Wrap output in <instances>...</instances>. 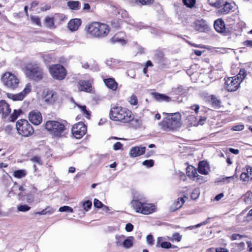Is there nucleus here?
<instances>
[{"instance_id": "8", "label": "nucleus", "mask_w": 252, "mask_h": 252, "mask_svg": "<svg viewBox=\"0 0 252 252\" xmlns=\"http://www.w3.org/2000/svg\"><path fill=\"white\" fill-rule=\"evenodd\" d=\"M16 127L18 133L24 137L31 136L33 132L32 126L26 120H19L16 124Z\"/></svg>"}, {"instance_id": "4", "label": "nucleus", "mask_w": 252, "mask_h": 252, "mask_svg": "<svg viewBox=\"0 0 252 252\" xmlns=\"http://www.w3.org/2000/svg\"><path fill=\"white\" fill-rule=\"evenodd\" d=\"M246 76V71L244 69H240L236 76L224 78V88L228 92L236 91Z\"/></svg>"}, {"instance_id": "35", "label": "nucleus", "mask_w": 252, "mask_h": 252, "mask_svg": "<svg viewBox=\"0 0 252 252\" xmlns=\"http://www.w3.org/2000/svg\"><path fill=\"white\" fill-rule=\"evenodd\" d=\"M182 238V236L179 233H175L172 235L171 237H167V239L174 242H179L181 241Z\"/></svg>"}, {"instance_id": "46", "label": "nucleus", "mask_w": 252, "mask_h": 252, "mask_svg": "<svg viewBox=\"0 0 252 252\" xmlns=\"http://www.w3.org/2000/svg\"><path fill=\"white\" fill-rule=\"evenodd\" d=\"M214 27L218 32L220 33V18H219L215 21Z\"/></svg>"}, {"instance_id": "63", "label": "nucleus", "mask_w": 252, "mask_h": 252, "mask_svg": "<svg viewBox=\"0 0 252 252\" xmlns=\"http://www.w3.org/2000/svg\"><path fill=\"white\" fill-rule=\"evenodd\" d=\"M244 126L243 125H238L235 126H234L232 127V129L234 131H240L244 129Z\"/></svg>"}, {"instance_id": "64", "label": "nucleus", "mask_w": 252, "mask_h": 252, "mask_svg": "<svg viewBox=\"0 0 252 252\" xmlns=\"http://www.w3.org/2000/svg\"><path fill=\"white\" fill-rule=\"evenodd\" d=\"M125 229L127 232H131L133 229V225L130 223H128L126 225Z\"/></svg>"}, {"instance_id": "30", "label": "nucleus", "mask_w": 252, "mask_h": 252, "mask_svg": "<svg viewBox=\"0 0 252 252\" xmlns=\"http://www.w3.org/2000/svg\"><path fill=\"white\" fill-rule=\"evenodd\" d=\"M134 238L133 237L130 236L125 238L122 246L126 249H129L132 247L133 244Z\"/></svg>"}, {"instance_id": "24", "label": "nucleus", "mask_w": 252, "mask_h": 252, "mask_svg": "<svg viewBox=\"0 0 252 252\" xmlns=\"http://www.w3.org/2000/svg\"><path fill=\"white\" fill-rule=\"evenodd\" d=\"M81 24V20L80 19H73L71 20L68 23L67 27L72 32L78 30Z\"/></svg>"}, {"instance_id": "11", "label": "nucleus", "mask_w": 252, "mask_h": 252, "mask_svg": "<svg viewBox=\"0 0 252 252\" xmlns=\"http://www.w3.org/2000/svg\"><path fill=\"white\" fill-rule=\"evenodd\" d=\"M87 132V127L82 122H79L73 125L72 133L76 139L81 138Z\"/></svg>"}, {"instance_id": "52", "label": "nucleus", "mask_w": 252, "mask_h": 252, "mask_svg": "<svg viewBox=\"0 0 252 252\" xmlns=\"http://www.w3.org/2000/svg\"><path fill=\"white\" fill-rule=\"evenodd\" d=\"M117 13L118 15H121V16L123 18H127L128 13L125 10L120 9L117 10Z\"/></svg>"}, {"instance_id": "54", "label": "nucleus", "mask_w": 252, "mask_h": 252, "mask_svg": "<svg viewBox=\"0 0 252 252\" xmlns=\"http://www.w3.org/2000/svg\"><path fill=\"white\" fill-rule=\"evenodd\" d=\"M209 3L212 6L220 8V1L219 0H209Z\"/></svg>"}, {"instance_id": "38", "label": "nucleus", "mask_w": 252, "mask_h": 252, "mask_svg": "<svg viewBox=\"0 0 252 252\" xmlns=\"http://www.w3.org/2000/svg\"><path fill=\"white\" fill-rule=\"evenodd\" d=\"M79 2L77 1H69L67 2L68 6L72 10H78L79 9Z\"/></svg>"}, {"instance_id": "56", "label": "nucleus", "mask_w": 252, "mask_h": 252, "mask_svg": "<svg viewBox=\"0 0 252 252\" xmlns=\"http://www.w3.org/2000/svg\"><path fill=\"white\" fill-rule=\"evenodd\" d=\"M221 33H224L225 35H226L227 33H229L230 31L229 28H227L225 27V25L224 24L223 21L221 20Z\"/></svg>"}, {"instance_id": "13", "label": "nucleus", "mask_w": 252, "mask_h": 252, "mask_svg": "<svg viewBox=\"0 0 252 252\" xmlns=\"http://www.w3.org/2000/svg\"><path fill=\"white\" fill-rule=\"evenodd\" d=\"M200 96L204 101L210 104L214 108L219 107L220 101L215 95H210L207 93L203 92L200 94Z\"/></svg>"}, {"instance_id": "44", "label": "nucleus", "mask_w": 252, "mask_h": 252, "mask_svg": "<svg viewBox=\"0 0 252 252\" xmlns=\"http://www.w3.org/2000/svg\"><path fill=\"white\" fill-rule=\"evenodd\" d=\"M31 209V207L27 204L20 205L17 207V210L19 212H26Z\"/></svg>"}, {"instance_id": "39", "label": "nucleus", "mask_w": 252, "mask_h": 252, "mask_svg": "<svg viewBox=\"0 0 252 252\" xmlns=\"http://www.w3.org/2000/svg\"><path fill=\"white\" fill-rule=\"evenodd\" d=\"M157 63L158 64L159 66L161 68L167 67L170 64L169 61L165 57L159 60Z\"/></svg>"}, {"instance_id": "34", "label": "nucleus", "mask_w": 252, "mask_h": 252, "mask_svg": "<svg viewBox=\"0 0 252 252\" xmlns=\"http://www.w3.org/2000/svg\"><path fill=\"white\" fill-rule=\"evenodd\" d=\"M27 174L26 170L24 169H20L14 172L13 175L17 178L21 179L25 177Z\"/></svg>"}, {"instance_id": "7", "label": "nucleus", "mask_w": 252, "mask_h": 252, "mask_svg": "<svg viewBox=\"0 0 252 252\" xmlns=\"http://www.w3.org/2000/svg\"><path fill=\"white\" fill-rule=\"evenodd\" d=\"M110 32L109 26L99 22H94L90 24L88 32L95 37L103 38L107 35Z\"/></svg>"}, {"instance_id": "20", "label": "nucleus", "mask_w": 252, "mask_h": 252, "mask_svg": "<svg viewBox=\"0 0 252 252\" xmlns=\"http://www.w3.org/2000/svg\"><path fill=\"white\" fill-rule=\"evenodd\" d=\"M78 88L80 91L89 92L91 91L92 84L88 81L80 80L78 84Z\"/></svg>"}, {"instance_id": "3", "label": "nucleus", "mask_w": 252, "mask_h": 252, "mask_svg": "<svg viewBox=\"0 0 252 252\" xmlns=\"http://www.w3.org/2000/svg\"><path fill=\"white\" fill-rule=\"evenodd\" d=\"M111 120L123 123H130L132 119V113L126 107L115 106L112 107L109 112Z\"/></svg>"}, {"instance_id": "33", "label": "nucleus", "mask_w": 252, "mask_h": 252, "mask_svg": "<svg viewBox=\"0 0 252 252\" xmlns=\"http://www.w3.org/2000/svg\"><path fill=\"white\" fill-rule=\"evenodd\" d=\"M18 184L16 182L14 183V185L11 188L10 190L9 191L8 194V197H11L12 196L18 194V196L21 195V193H18Z\"/></svg>"}, {"instance_id": "55", "label": "nucleus", "mask_w": 252, "mask_h": 252, "mask_svg": "<svg viewBox=\"0 0 252 252\" xmlns=\"http://www.w3.org/2000/svg\"><path fill=\"white\" fill-rule=\"evenodd\" d=\"M34 201V196L31 193H29L26 196V201L28 203H32Z\"/></svg>"}, {"instance_id": "2", "label": "nucleus", "mask_w": 252, "mask_h": 252, "mask_svg": "<svg viewBox=\"0 0 252 252\" xmlns=\"http://www.w3.org/2000/svg\"><path fill=\"white\" fill-rule=\"evenodd\" d=\"M166 117L158 125L160 128L166 131L178 130L182 126L181 115L179 113H163Z\"/></svg>"}, {"instance_id": "53", "label": "nucleus", "mask_w": 252, "mask_h": 252, "mask_svg": "<svg viewBox=\"0 0 252 252\" xmlns=\"http://www.w3.org/2000/svg\"><path fill=\"white\" fill-rule=\"evenodd\" d=\"M45 21L48 27L51 28L54 26L53 18L49 17H46L45 18Z\"/></svg>"}, {"instance_id": "50", "label": "nucleus", "mask_w": 252, "mask_h": 252, "mask_svg": "<svg viewBox=\"0 0 252 252\" xmlns=\"http://www.w3.org/2000/svg\"><path fill=\"white\" fill-rule=\"evenodd\" d=\"M59 211L61 212H69L70 213H72L73 209L71 207L68 206H63V207H61L59 208Z\"/></svg>"}, {"instance_id": "17", "label": "nucleus", "mask_w": 252, "mask_h": 252, "mask_svg": "<svg viewBox=\"0 0 252 252\" xmlns=\"http://www.w3.org/2000/svg\"><path fill=\"white\" fill-rule=\"evenodd\" d=\"M59 98L58 94L53 91H48L44 97L45 101L48 104H53Z\"/></svg>"}, {"instance_id": "59", "label": "nucleus", "mask_w": 252, "mask_h": 252, "mask_svg": "<svg viewBox=\"0 0 252 252\" xmlns=\"http://www.w3.org/2000/svg\"><path fill=\"white\" fill-rule=\"evenodd\" d=\"M94 207L97 208H101L103 207V204L102 202L96 198L94 200Z\"/></svg>"}, {"instance_id": "60", "label": "nucleus", "mask_w": 252, "mask_h": 252, "mask_svg": "<svg viewBox=\"0 0 252 252\" xmlns=\"http://www.w3.org/2000/svg\"><path fill=\"white\" fill-rule=\"evenodd\" d=\"M199 195V192L198 189H195L191 194V197L193 199H196Z\"/></svg>"}, {"instance_id": "36", "label": "nucleus", "mask_w": 252, "mask_h": 252, "mask_svg": "<svg viewBox=\"0 0 252 252\" xmlns=\"http://www.w3.org/2000/svg\"><path fill=\"white\" fill-rule=\"evenodd\" d=\"M243 200L248 205H252V192H247L243 196Z\"/></svg>"}, {"instance_id": "58", "label": "nucleus", "mask_w": 252, "mask_h": 252, "mask_svg": "<svg viewBox=\"0 0 252 252\" xmlns=\"http://www.w3.org/2000/svg\"><path fill=\"white\" fill-rule=\"evenodd\" d=\"M31 20L32 22L34 23H35L37 26H40L41 23H40V20L39 18L37 16H32L31 17Z\"/></svg>"}, {"instance_id": "31", "label": "nucleus", "mask_w": 252, "mask_h": 252, "mask_svg": "<svg viewBox=\"0 0 252 252\" xmlns=\"http://www.w3.org/2000/svg\"><path fill=\"white\" fill-rule=\"evenodd\" d=\"M130 122L132 126L135 128H138L142 125L143 120L141 118H134L132 116V119Z\"/></svg>"}, {"instance_id": "49", "label": "nucleus", "mask_w": 252, "mask_h": 252, "mask_svg": "<svg viewBox=\"0 0 252 252\" xmlns=\"http://www.w3.org/2000/svg\"><path fill=\"white\" fill-rule=\"evenodd\" d=\"M154 164V161L153 159L145 160L142 162V164L148 168L152 167Z\"/></svg>"}, {"instance_id": "9", "label": "nucleus", "mask_w": 252, "mask_h": 252, "mask_svg": "<svg viewBox=\"0 0 252 252\" xmlns=\"http://www.w3.org/2000/svg\"><path fill=\"white\" fill-rule=\"evenodd\" d=\"M49 70L53 78L56 80H63L66 75L65 69L61 64L52 65L49 67Z\"/></svg>"}, {"instance_id": "1", "label": "nucleus", "mask_w": 252, "mask_h": 252, "mask_svg": "<svg viewBox=\"0 0 252 252\" xmlns=\"http://www.w3.org/2000/svg\"><path fill=\"white\" fill-rule=\"evenodd\" d=\"M131 207L136 213L143 215H149L156 210V206L148 202L146 198L142 194L134 196L131 201Z\"/></svg>"}, {"instance_id": "40", "label": "nucleus", "mask_w": 252, "mask_h": 252, "mask_svg": "<svg viewBox=\"0 0 252 252\" xmlns=\"http://www.w3.org/2000/svg\"><path fill=\"white\" fill-rule=\"evenodd\" d=\"M126 238V236L123 235H116V243L117 246H122L123 242L124 241Z\"/></svg>"}, {"instance_id": "19", "label": "nucleus", "mask_w": 252, "mask_h": 252, "mask_svg": "<svg viewBox=\"0 0 252 252\" xmlns=\"http://www.w3.org/2000/svg\"><path fill=\"white\" fill-rule=\"evenodd\" d=\"M195 29L200 32H207L209 31V27L206 21L203 19H201L196 23Z\"/></svg>"}, {"instance_id": "26", "label": "nucleus", "mask_w": 252, "mask_h": 252, "mask_svg": "<svg viewBox=\"0 0 252 252\" xmlns=\"http://www.w3.org/2000/svg\"><path fill=\"white\" fill-rule=\"evenodd\" d=\"M124 35L125 34L123 32L117 33L111 39V41L112 43L118 42L122 45H124L126 43Z\"/></svg>"}, {"instance_id": "28", "label": "nucleus", "mask_w": 252, "mask_h": 252, "mask_svg": "<svg viewBox=\"0 0 252 252\" xmlns=\"http://www.w3.org/2000/svg\"><path fill=\"white\" fill-rule=\"evenodd\" d=\"M252 219V209L249 211L248 214H245V212H243L238 216L237 219L239 221H248Z\"/></svg>"}, {"instance_id": "5", "label": "nucleus", "mask_w": 252, "mask_h": 252, "mask_svg": "<svg viewBox=\"0 0 252 252\" xmlns=\"http://www.w3.org/2000/svg\"><path fill=\"white\" fill-rule=\"evenodd\" d=\"M44 127L53 137L61 138L65 136L66 128L64 124L60 122L47 121L44 124Z\"/></svg>"}, {"instance_id": "62", "label": "nucleus", "mask_w": 252, "mask_h": 252, "mask_svg": "<svg viewBox=\"0 0 252 252\" xmlns=\"http://www.w3.org/2000/svg\"><path fill=\"white\" fill-rule=\"evenodd\" d=\"M31 160L34 163H36L40 164V165L42 164L41 160L38 156H35V157H33L31 159Z\"/></svg>"}, {"instance_id": "22", "label": "nucleus", "mask_w": 252, "mask_h": 252, "mask_svg": "<svg viewBox=\"0 0 252 252\" xmlns=\"http://www.w3.org/2000/svg\"><path fill=\"white\" fill-rule=\"evenodd\" d=\"M234 3L230 0H221V13L227 14L234 7Z\"/></svg>"}, {"instance_id": "42", "label": "nucleus", "mask_w": 252, "mask_h": 252, "mask_svg": "<svg viewBox=\"0 0 252 252\" xmlns=\"http://www.w3.org/2000/svg\"><path fill=\"white\" fill-rule=\"evenodd\" d=\"M77 106L80 109V110L83 113L85 117L87 119H90V113L87 110L86 106L85 105L81 106L80 105H77Z\"/></svg>"}, {"instance_id": "10", "label": "nucleus", "mask_w": 252, "mask_h": 252, "mask_svg": "<svg viewBox=\"0 0 252 252\" xmlns=\"http://www.w3.org/2000/svg\"><path fill=\"white\" fill-rule=\"evenodd\" d=\"M4 85L10 89L16 88L19 85V79L13 74L10 72L5 73L2 78Z\"/></svg>"}, {"instance_id": "32", "label": "nucleus", "mask_w": 252, "mask_h": 252, "mask_svg": "<svg viewBox=\"0 0 252 252\" xmlns=\"http://www.w3.org/2000/svg\"><path fill=\"white\" fill-rule=\"evenodd\" d=\"M164 57V54L162 51L160 50H157L155 51L153 59L157 63Z\"/></svg>"}, {"instance_id": "29", "label": "nucleus", "mask_w": 252, "mask_h": 252, "mask_svg": "<svg viewBox=\"0 0 252 252\" xmlns=\"http://www.w3.org/2000/svg\"><path fill=\"white\" fill-rule=\"evenodd\" d=\"M154 98L158 101L169 102L171 100L170 97L164 94H161L158 93L153 94Z\"/></svg>"}, {"instance_id": "61", "label": "nucleus", "mask_w": 252, "mask_h": 252, "mask_svg": "<svg viewBox=\"0 0 252 252\" xmlns=\"http://www.w3.org/2000/svg\"><path fill=\"white\" fill-rule=\"evenodd\" d=\"M123 146V145L121 142H117L115 144H114V145L113 146V149L115 151L119 150L121 149L122 148Z\"/></svg>"}, {"instance_id": "14", "label": "nucleus", "mask_w": 252, "mask_h": 252, "mask_svg": "<svg viewBox=\"0 0 252 252\" xmlns=\"http://www.w3.org/2000/svg\"><path fill=\"white\" fill-rule=\"evenodd\" d=\"M29 119L30 122L35 125H39L42 121L41 114L37 110H34L30 112Z\"/></svg>"}, {"instance_id": "41", "label": "nucleus", "mask_w": 252, "mask_h": 252, "mask_svg": "<svg viewBox=\"0 0 252 252\" xmlns=\"http://www.w3.org/2000/svg\"><path fill=\"white\" fill-rule=\"evenodd\" d=\"M21 112L22 111L20 109L14 110L13 113L10 116V121L14 122L15 120H16L18 117L20 115Z\"/></svg>"}, {"instance_id": "21", "label": "nucleus", "mask_w": 252, "mask_h": 252, "mask_svg": "<svg viewBox=\"0 0 252 252\" xmlns=\"http://www.w3.org/2000/svg\"><path fill=\"white\" fill-rule=\"evenodd\" d=\"M198 171L201 174H208L210 171V167L208 162L205 161H200L198 164Z\"/></svg>"}, {"instance_id": "6", "label": "nucleus", "mask_w": 252, "mask_h": 252, "mask_svg": "<svg viewBox=\"0 0 252 252\" xmlns=\"http://www.w3.org/2000/svg\"><path fill=\"white\" fill-rule=\"evenodd\" d=\"M24 71L30 79L37 81L43 78V69L37 62L31 61L25 65Z\"/></svg>"}, {"instance_id": "47", "label": "nucleus", "mask_w": 252, "mask_h": 252, "mask_svg": "<svg viewBox=\"0 0 252 252\" xmlns=\"http://www.w3.org/2000/svg\"><path fill=\"white\" fill-rule=\"evenodd\" d=\"M212 219V218H208L206 220H205V221L200 223H198L194 226H189V228H190V229H192V228L193 227H195V228H198V227H200L202 225H206L209 223L210 222V220Z\"/></svg>"}, {"instance_id": "27", "label": "nucleus", "mask_w": 252, "mask_h": 252, "mask_svg": "<svg viewBox=\"0 0 252 252\" xmlns=\"http://www.w3.org/2000/svg\"><path fill=\"white\" fill-rule=\"evenodd\" d=\"M183 197H179L178 199L174 201L173 204L170 206V211L174 212L180 208L185 202Z\"/></svg>"}, {"instance_id": "23", "label": "nucleus", "mask_w": 252, "mask_h": 252, "mask_svg": "<svg viewBox=\"0 0 252 252\" xmlns=\"http://www.w3.org/2000/svg\"><path fill=\"white\" fill-rule=\"evenodd\" d=\"M240 179L243 181H247L249 179L252 180V167L251 166H246V170L241 173Z\"/></svg>"}, {"instance_id": "37", "label": "nucleus", "mask_w": 252, "mask_h": 252, "mask_svg": "<svg viewBox=\"0 0 252 252\" xmlns=\"http://www.w3.org/2000/svg\"><path fill=\"white\" fill-rule=\"evenodd\" d=\"M172 90L173 93L180 95L183 94L186 92V89L181 85L177 87L173 88Z\"/></svg>"}, {"instance_id": "15", "label": "nucleus", "mask_w": 252, "mask_h": 252, "mask_svg": "<svg viewBox=\"0 0 252 252\" xmlns=\"http://www.w3.org/2000/svg\"><path fill=\"white\" fill-rule=\"evenodd\" d=\"M186 173L187 175L189 177L192 179L193 180H196V181H199L201 180L203 182H205L206 181L204 179L203 177L198 174L196 168H195L193 166H188L187 168Z\"/></svg>"}, {"instance_id": "43", "label": "nucleus", "mask_w": 252, "mask_h": 252, "mask_svg": "<svg viewBox=\"0 0 252 252\" xmlns=\"http://www.w3.org/2000/svg\"><path fill=\"white\" fill-rule=\"evenodd\" d=\"M82 205L85 211H88L92 206V202L90 200H86L82 202Z\"/></svg>"}, {"instance_id": "57", "label": "nucleus", "mask_w": 252, "mask_h": 252, "mask_svg": "<svg viewBox=\"0 0 252 252\" xmlns=\"http://www.w3.org/2000/svg\"><path fill=\"white\" fill-rule=\"evenodd\" d=\"M137 98L135 95H132L129 100V102L130 104L133 105H136L137 104Z\"/></svg>"}, {"instance_id": "12", "label": "nucleus", "mask_w": 252, "mask_h": 252, "mask_svg": "<svg viewBox=\"0 0 252 252\" xmlns=\"http://www.w3.org/2000/svg\"><path fill=\"white\" fill-rule=\"evenodd\" d=\"M31 84L30 83H28L22 92L17 94L8 93L7 96L9 98L14 101L22 100L26 95L31 91Z\"/></svg>"}, {"instance_id": "18", "label": "nucleus", "mask_w": 252, "mask_h": 252, "mask_svg": "<svg viewBox=\"0 0 252 252\" xmlns=\"http://www.w3.org/2000/svg\"><path fill=\"white\" fill-rule=\"evenodd\" d=\"M11 110L9 105L4 100L0 101V113L2 117L5 118L10 113Z\"/></svg>"}, {"instance_id": "16", "label": "nucleus", "mask_w": 252, "mask_h": 252, "mask_svg": "<svg viewBox=\"0 0 252 252\" xmlns=\"http://www.w3.org/2000/svg\"><path fill=\"white\" fill-rule=\"evenodd\" d=\"M146 150V147L143 146H135L131 148L129 155L131 158H135L143 155Z\"/></svg>"}, {"instance_id": "51", "label": "nucleus", "mask_w": 252, "mask_h": 252, "mask_svg": "<svg viewBox=\"0 0 252 252\" xmlns=\"http://www.w3.org/2000/svg\"><path fill=\"white\" fill-rule=\"evenodd\" d=\"M245 237L246 236L244 235H240L239 234H233L231 236L230 238L231 240H239Z\"/></svg>"}, {"instance_id": "25", "label": "nucleus", "mask_w": 252, "mask_h": 252, "mask_svg": "<svg viewBox=\"0 0 252 252\" xmlns=\"http://www.w3.org/2000/svg\"><path fill=\"white\" fill-rule=\"evenodd\" d=\"M103 81L106 86L108 88L112 90L113 91H115L117 89L118 84L114 78H109L107 79H104Z\"/></svg>"}, {"instance_id": "45", "label": "nucleus", "mask_w": 252, "mask_h": 252, "mask_svg": "<svg viewBox=\"0 0 252 252\" xmlns=\"http://www.w3.org/2000/svg\"><path fill=\"white\" fill-rule=\"evenodd\" d=\"M159 247L164 249H169V248H176V246L174 245H172L170 242L164 241V242H162L160 245Z\"/></svg>"}, {"instance_id": "48", "label": "nucleus", "mask_w": 252, "mask_h": 252, "mask_svg": "<svg viewBox=\"0 0 252 252\" xmlns=\"http://www.w3.org/2000/svg\"><path fill=\"white\" fill-rule=\"evenodd\" d=\"M183 2L187 7L191 8L194 6L195 0H183Z\"/></svg>"}]
</instances>
